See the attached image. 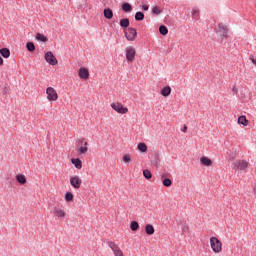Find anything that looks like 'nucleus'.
Masks as SVG:
<instances>
[{
  "label": "nucleus",
  "mask_w": 256,
  "mask_h": 256,
  "mask_svg": "<svg viewBox=\"0 0 256 256\" xmlns=\"http://www.w3.org/2000/svg\"><path fill=\"white\" fill-rule=\"evenodd\" d=\"M16 181L19 183V185H25L27 183V177L23 174L16 175Z\"/></svg>",
  "instance_id": "obj_19"
},
{
  "label": "nucleus",
  "mask_w": 256,
  "mask_h": 256,
  "mask_svg": "<svg viewBox=\"0 0 256 256\" xmlns=\"http://www.w3.org/2000/svg\"><path fill=\"white\" fill-rule=\"evenodd\" d=\"M34 37L36 41H40L41 43H47V36H45L44 34L36 33Z\"/></svg>",
  "instance_id": "obj_20"
},
{
  "label": "nucleus",
  "mask_w": 256,
  "mask_h": 256,
  "mask_svg": "<svg viewBox=\"0 0 256 256\" xmlns=\"http://www.w3.org/2000/svg\"><path fill=\"white\" fill-rule=\"evenodd\" d=\"M163 13V10L159 6H153L152 7V15H161Z\"/></svg>",
  "instance_id": "obj_26"
},
{
  "label": "nucleus",
  "mask_w": 256,
  "mask_h": 256,
  "mask_svg": "<svg viewBox=\"0 0 256 256\" xmlns=\"http://www.w3.org/2000/svg\"><path fill=\"white\" fill-rule=\"evenodd\" d=\"M217 33H219L220 37H222V39H227V27L219 24L217 27Z\"/></svg>",
  "instance_id": "obj_12"
},
{
  "label": "nucleus",
  "mask_w": 256,
  "mask_h": 256,
  "mask_svg": "<svg viewBox=\"0 0 256 256\" xmlns=\"http://www.w3.org/2000/svg\"><path fill=\"white\" fill-rule=\"evenodd\" d=\"M193 15H199V10H193Z\"/></svg>",
  "instance_id": "obj_38"
},
{
  "label": "nucleus",
  "mask_w": 256,
  "mask_h": 256,
  "mask_svg": "<svg viewBox=\"0 0 256 256\" xmlns=\"http://www.w3.org/2000/svg\"><path fill=\"white\" fill-rule=\"evenodd\" d=\"M77 141L79 145L83 146H78L76 149V153H78V155H87V153L89 152V148L87 147L89 143H87L85 139H78Z\"/></svg>",
  "instance_id": "obj_3"
},
{
  "label": "nucleus",
  "mask_w": 256,
  "mask_h": 256,
  "mask_svg": "<svg viewBox=\"0 0 256 256\" xmlns=\"http://www.w3.org/2000/svg\"><path fill=\"white\" fill-rule=\"evenodd\" d=\"M143 176L145 177V179H151V177H153V174H151V171L146 169L143 171Z\"/></svg>",
  "instance_id": "obj_34"
},
{
  "label": "nucleus",
  "mask_w": 256,
  "mask_h": 256,
  "mask_svg": "<svg viewBox=\"0 0 256 256\" xmlns=\"http://www.w3.org/2000/svg\"><path fill=\"white\" fill-rule=\"evenodd\" d=\"M200 163L204 167H211V165H213V161L209 157H206V156H203L200 158Z\"/></svg>",
  "instance_id": "obj_14"
},
{
  "label": "nucleus",
  "mask_w": 256,
  "mask_h": 256,
  "mask_svg": "<svg viewBox=\"0 0 256 256\" xmlns=\"http://www.w3.org/2000/svg\"><path fill=\"white\" fill-rule=\"evenodd\" d=\"M26 48L30 53H33L35 51V44L33 42L26 43Z\"/></svg>",
  "instance_id": "obj_30"
},
{
  "label": "nucleus",
  "mask_w": 256,
  "mask_h": 256,
  "mask_svg": "<svg viewBox=\"0 0 256 256\" xmlns=\"http://www.w3.org/2000/svg\"><path fill=\"white\" fill-rule=\"evenodd\" d=\"M46 95H47V100L55 102L57 99H59V94H57V90L53 87H48L46 89Z\"/></svg>",
  "instance_id": "obj_5"
},
{
  "label": "nucleus",
  "mask_w": 256,
  "mask_h": 256,
  "mask_svg": "<svg viewBox=\"0 0 256 256\" xmlns=\"http://www.w3.org/2000/svg\"><path fill=\"white\" fill-rule=\"evenodd\" d=\"M44 59H45L46 63H48V65L55 66L59 63V61H57V58L55 57V55L51 51L46 52L44 54Z\"/></svg>",
  "instance_id": "obj_7"
},
{
  "label": "nucleus",
  "mask_w": 256,
  "mask_h": 256,
  "mask_svg": "<svg viewBox=\"0 0 256 256\" xmlns=\"http://www.w3.org/2000/svg\"><path fill=\"white\" fill-rule=\"evenodd\" d=\"M78 75L80 79H84V80L89 79V69L85 67L79 68Z\"/></svg>",
  "instance_id": "obj_13"
},
{
  "label": "nucleus",
  "mask_w": 256,
  "mask_h": 256,
  "mask_svg": "<svg viewBox=\"0 0 256 256\" xmlns=\"http://www.w3.org/2000/svg\"><path fill=\"white\" fill-rule=\"evenodd\" d=\"M145 232L147 235H153L155 233V227H153L151 224H147L145 226Z\"/></svg>",
  "instance_id": "obj_24"
},
{
  "label": "nucleus",
  "mask_w": 256,
  "mask_h": 256,
  "mask_svg": "<svg viewBox=\"0 0 256 256\" xmlns=\"http://www.w3.org/2000/svg\"><path fill=\"white\" fill-rule=\"evenodd\" d=\"M159 32L161 35H167V33H169V29H167L165 25H161L159 27Z\"/></svg>",
  "instance_id": "obj_31"
},
{
  "label": "nucleus",
  "mask_w": 256,
  "mask_h": 256,
  "mask_svg": "<svg viewBox=\"0 0 256 256\" xmlns=\"http://www.w3.org/2000/svg\"><path fill=\"white\" fill-rule=\"evenodd\" d=\"M135 55H137V51L133 46L126 48V61L128 63H133L135 61Z\"/></svg>",
  "instance_id": "obj_4"
},
{
  "label": "nucleus",
  "mask_w": 256,
  "mask_h": 256,
  "mask_svg": "<svg viewBox=\"0 0 256 256\" xmlns=\"http://www.w3.org/2000/svg\"><path fill=\"white\" fill-rule=\"evenodd\" d=\"M3 64H4L3 58L0 56V67L3 66Z\"/></svg>",
  "instance_id": "obj_39"
},
{
  "label": "nucleus",
  "mask_w": 256,
  "mask_h": 256,
  "mask_svg": "<svg viewBox=\"0 0 256 256\" xmlns=\"http://www.w3.org/2000/svg\"><path fill=\"white\" fill-rule=\"evenodd\" d=\"M64 199H65V201H66L67 203L73 201V199H74L73 193H71V192H66Z\"/></svg>",
  "instance_id": "obj_27"
},
{
  "label": "nucleus",
  "mask_w": 256,
  "mask_h": 256,
  "mask_svg": "<svg viewBox=\"0 0 256 256\" xmlns=\"http://www.w3.org/2000/svg\"><path fill=\"white\" fill-rule=\"evenodd\" d=\"M182 231H183L184 233H187V231H189V225H187V223H184V224L182 225Z\"/></svg>",
  "instance_id": "obj_35"
},
{
  "label": "nucleus",
  "mask_w": 256,
  "mask_h": 256,
  "mask_svg": "<svg viewBox=\"0 0 256 256\" xmlns=\"http://www.w3.org/2000/svg\"><path fill=\"white\" fill-rule=\"evenodd\" d=\"M69 181L73 189H81V185L83 183V181L81 180V177H79L78 175H73V176H70Z\"/></svg>",
  "instance_id": "obj_6"
},
{
  "label": "nucleus",
  "mask_w": 256,
  "mask_h": 256,
  "mask_svg": "<svg viewBox=\"0 0 256 256\" xmlns=\"http://www.w3.org/2000/svg\"><path fill=\"white\" fill-rule=\"evenodd\" d=\"M171 95V86H165L161 89L162 97H169Z\"/></svg>",
  "instance_id": "obj_17"
},
{
  "label": "nucleus",
  "mask_w": 256,
  "mask_h": 256,
  "mask_svg": "<svg viewBox=\"0 0 256 256\" xmlns=\"http://www.w3.org/2000/svg\"><path fill=\"white\" fill-rule=\"evenodd\" d=\"M172 183L173 182L169 178H166L162 181V185H164V187H171Z\"/></svg>",
  "instance_id": "obj_33"
},
{
  "label": "nucleus",
  "mask_w": 256,
  "mask_h": 256,
  "mask_svg": "<svg viewBox=\"0 0 256 256\" xmlns=\"http://www.w3.org/2000/svg\"><path fill=\"white\" fill-rule=\"evenodd\" d=\"M250 61L253 63V65H256V59L253 56H250Z\"/></svg>",
  "instance_id": "obj_37"
},
{
  "label": "nucleus",
  "mask_w": 256,
  "mask_h": 256,
  "mask_svg": "<svg viewBox=\"0 0 256 256\" xmlns=\"http://www.w3.org/2000/svg\"><path fill=\"white\" fill-rule=\"evenodd\" d=\"M119 25L122 27V29H127V27H129V18L121 19L119 21Z\"/></svg>",
  "instance_id": "obj_25"
},
{
  "label": "nucleus",
  "mask_w": 256,
  "mask_h": 256,
  "mask_svg": "<svg viewBox=\"0 0 256 256\" xmlns=\"http://www.w3.org/2000/svg\"><path fill=\"white\" fill-rule=\"evenodd\" d=\"M137 149L140 153H147V144L140 142L137 144Z\"/></svg>",
  "instance_id": "obj_23"
},
{
  "label": "nucleus",
  "mask_w": 256,
  "mask_h": 256,
  "mask_svg": "<svg viewBox=\"0 0 256 256\" xmlns=\"http://www.w3.org/2000/svg\"><path fill=\"white\" fill-rule=\"evenodd\" d=\"M122 11H124V13H131V11H133V6L125 2L124 4H122Z\"/></svg>",
  "instance_id": "obj_21"
},
{
  "label": "nucleus",
  "mask_w": 256,
  "mask_h": 256,
  "mask_svg": "<svg viewBox=\"0 0 256 256\" xmlns=\"http://www.w3.org/2000/svg\"><path fill=\"white\" fill-rule=\"evenodd\" d=\"M238 124L243 125V127H247V125H249V120H247L245 115H242L238 117Z\"/></svg>",
  "instance_id": "obj_18"
},
{
  "label": "nucleus",
  "mask_w": 256,
  "mask_h": 256,
  "mask_svg": "<svg viewBox=\"0 0 256 256\" xmlns=\"http://www.w3.org/2000/svg\"><path fill=\"white\" fill-rule=\"evenodd\" d=\"M53 215L58 219H65V217H67V212H65V209L56 206L53 208Z\"/></svg>",
  "instance_id": "obj_11"
},
{
  "label": "nucleus",
  "mask_w": 256,
  "mask_h": 256,
  "mask_svg": "<svg viewBox=\"0 0 256 256\" xmlns=\"http://www.w3.org/2000/svg\"><path fill=\"white\" fill-rule=\"evenodd\" d=\"M249 167V162L247 160H237L234 163V170L235 171H245Z\"/></svg>",
  "instance_id": "obj_9"
},
{
  "label": "nucleus",
  "mask_w": 256,
  "mask_h": 256,
  "mask_svg": "<svg viewBox=\"0 0 256 256\" xmlns=\"http://www.w3.org/2000/svg\"><path fill=\"white\" fill-rule=\"evenodd\" d=\"M108 247L111 248V251L114 253V256H125V254H123V250H121L117 243L110 241L108 242Z\"/></svg>",
  "instance_id": "obj_8"
},
{
  "label": "nucleus",
  "mask_w": 256,
  "mask_h": 256,
  "mask_svg": "<svg viewBox=\"0 0 256 256\" xmlns=\"http://www.w3.org/2000/svg\"><path fill=\"white\" fill-rule=\"evenodd\" d=\"M110 107L113 109V111L119 113V115H126V113H129V109L124 107L121 102H112Z\"/></svg>",
  "instance_id": "obj_2"
},
{
  "label": "nucleus",
  "mask_w": 256,
  "mask_h": 256,
  "mask_svg": "<svg viewBox=\"0 0 256 256\" xmlns=\"http://www.w3.org/2000/svg\"><path fill=\"white\" fill-rule=\"evenodd\" d=\"M0 55H2L4 59H9V57H11V51L8 48H2L0 49Z\"/></svg>",
  "instance_id": "obj_16"
},
{
  "label": "nucleus",
  "mask_w": 256,
  "mask_h": 256,
  "mask_svg": "<svg viewBox=\"0 0 256 256\" xmlns=\"http://www.w3.org/2000/svg\"><path fill=\"white\" fill-rule=\"evenodd\" d=\"M71 163H72V165H74V167L76 169H79V170L83 169V162L81 161V159H79V158H72L71 159Z\"/></svg>",
  "instance_id": "obj_15"
},
{
  "label": "nucleus",
  "mask_w": 256,
  "mask_h": 256,
  "mask_svg": "<svg viewBox=\"0 0 256 256\" xmlns=\"http://www.w3.org/2000/svg\"><path fill=\"white\" fill-rule=\"evenodd\" d=\"M124 33L127 41H135L137 38V30L135 28H128Z\"/></svg>",
  "instance_id": "obj_10"
},
{
  "label": "nucleus",
  "mask_w": 256,
  "mask_h": 256,
  "mask_svg": "<svg viewBox=\"0 0 256 256\" xmlns=\"http://www.w3.org/2000/svg\"><path fill=\"white\" fill-rule=\"evenodd\" d=\"M104 17L105 19H113V10H111V8H105Z\"/></svg>",
  "instance_id": "obj_22"
},
{
  "label": "nucleus",
  "mask_w": 256,
  "mask_h": 256,
  "mask_svg": "<svg viewBox=\"0 0 256 256\" xmlns=\"http://www.w3.org/2000/svg\"><path fill=\"white\" fill-rule=\"evenodd\" d=\"M145 19V14L143 12H136L135 20L136 21H143Z\"/></svg>",
  "instance_id": "obj_28"
},
{
  "label": "nucleus",
  "mask_w": 256,
  "mask_h": 256,
  "mask_svg": "<svg viewBox=\"0 0 256 256\" xmlns=\"http://www.w3.org/2000/svg\"><path fill=\"white\" fill-rule=\"evenodd\" d=\"M131 154H124L122 157V161L126 164H130L131 163Z\"/></svg>",
  "instance_id": "obj_29"
},
{
  "label": "nucleus",
  "mask_w": 256,
  "mask_h": 256,
  "mask_svg": "<svg viewBox=\"0 0 256 256\" xmlns=\"http://www.w3.org/2000/svg\"><path fill=\"white\" fill-rule=\"evenodd\" d=\"M232 91H233V93H237V88L236 87H234L233 89H232Z\"/></svg>",
  "instance_id": "obj_41"
},
{
  "label": "nucleus",
  "mask_w": 256,
  "mask_h": 256,
  "mask_svg": "<svg viewBox=\"0 0 256 256\" xmlns=\"http://www.w3.org/2000/svg\"><path fill=\"white\" fill-rule=\"evenodd\" d=\"M210 247L213 253H221L223 251V243L215 236L210 237Z\"/></svg>",
  "instance_id": "obj_1"
},
{
  "label": "nucleus",
  "mask_w": 256,
  "mask_h": 256,
  "mask_svg": "<svg viewBox=\"0 0 256 256\" xmlns=\"http://www.w3.org/2000/svg\"><path fill=\"white\" fill-rule=\"evenodd\" d=\"M130 229L132 231H137V229H139V223L137 221H132L130 223Z\"/></svg>",
  "instance_id": "obj_32"
},
{
  "label": "nucleus",
  "mask_w": 256,
  "mask_h": 256,
  "mask_svg": "<svg viewBox=\"0 0 256 256\" xmlns=\"http://www.w3.org/2000/svg\"><path fill=\"white\" fill-rule=\"evenodd\" d=\"M141 10H142V11H149V5L143 4V5L141 6Z\"/></svg>",
  "instance_id": "obj_36"
},
{
  "label": "nucleus",
  "mask_w": 256,
  "mask_h": 256,
  "mask_svg": "<svg viewBox=\"0 0 256 256\" xmlns=\"http://www.w3.org/2000/svg\"><path fill=\"white\" fill-rule=\"evenodd\" d=\"M182 132H183V133H187V126H184V127H183Z\"/></svg>",
  "instance_id": "obj_40"
}]
</instances>
